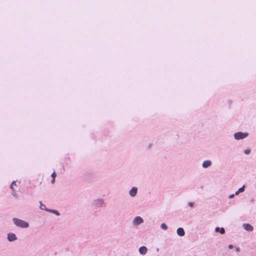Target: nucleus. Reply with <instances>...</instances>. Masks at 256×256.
<instances>
[{
	"mask_svg": "<svg viewBox=\"0 0 256 256\" xmlns=\"http://www.w3.org/2000/svg\"><path fill=\"white\" fill-rule=\"evenodd\" d=\"M13 222L16 226L21 228H28L29 226L27 222L16 218H14L13 219Z\"/></svg>",
	"mask_w": 256,
	"mask_h": 256,
	"instance_id": "1",
	"label": "nucleus"
},
{
	"mask_svg": "<svg viewBox=\"0 0 256 256\" xmlns=\"http://www.w3.org/2000/svg\"><path fill=\"white\" fill-rule=\"evenodd\" d=\"M248 135V133L238 132L234 134V137L236 140H240L246 138Z\"/></svg>",
	"mask_w": 256,
	"mask_h": 256,
	"instance_id": "2",
	"label": "nucleus"
},
{
	"mask_svg": "<svg viewBox=\"0 0 256 256\" xmlns=\"http://www.w3.org/2000/svg\"><path fill=\"white\" fill-rule=\"evenodd\" d=\"M143 222V220L140 216H136L134 218V222L135 224H138Z\"/></svg>",
	"mask_w": 256,
	"mask_h": 256,
	"instance_id": "3",
	"label": "nucleus"
},
{
	"mask_svg": "<svg viewBox=\"0 0 256 256\" xmlns=\"http://www.w3.org/2000/svg\"><path fill=\"white\" fill-rule=\"evenodd\" d=\"M244 228L248 231L251 232L253 230V227L250 224H245L243 225Z\"/></svg>",
	"mask_w": 256,
	"mask_h": 256,
	"instance_id": "4",
	"label": "nucleus"
},
{
	"mask_svg": "<svg viewBox=\"0 0 256 256\" xmlns=\"http://www.w3.org/2000/svg\"><path fill=\"white\" fill-rule=\"evenodd\" d=\"M139 252L141 254H145L147 252L148 249L147 248L144 246H142L140 248H139Z\"/></svg>",
	"mask_w": 256,
	"mask_h": 256,
	"instance_id": "5",
	"label": "nucleus"
},
{
	"mask_svg": "<svg viewBox=\"0 0 256 256\" xmlns=\"http://www.w3.org/2000/svg\"><path fill=\"white\" fill-rule=\"evenodd\" d=\"M8 239L9 241L12 242L16 239V235L14 234L10 233L8 234Z\"/></svg>",
	"mask_w": 256,
	"mask_h": 256,
	"instance_id": "6",
	"label": "nucleus"
},
{
	"mask_svg": "<svg viewBox=\"0 0 256 256\" xmlns=\"http://www.w3.org/2000/svg\"><path fill=\"white\" fill-rule=\"evenodd\" d=\"M137 188H136V187H134L132 188L131 190H130V194L132 196H134L136 195V193H137Z\"/></svg>",
	"mask_w": 256,
	"mask_h": 256,
	"instance_id": "7",
	"label": "nucleus"
},
{
	"mask_svg": "<svg viewBox=\"0 0 256 256\" xmlns=\"http://www.w3.org/2000/svg\"><path fill=\"white\" fill-rule=\"evenodd\" d=\"M177 234L178 236H182L184 235V231L182 228H179L177 230Z\"/></svg>",
	"mask_w": 256,
	"mask_h": 256,
	"instance_id": "8",
	"label": "nucleus"
},
{
	"mask_svg": "<svg viewBox=\"0 0 256 256\" xmlns=\"http://www.w3.org/2000/svg\"><path fill=\"white\" fill-rule=\"evenodd\" d=\"M212 164V162L210 160H206L202 163V166L204 168H206L210 166Z\"/></svg>",
	"mask_w": 256,
	"mask_h": 256,
	"instance_id": "9",
	"label": "nucleus"
},
{
	"mask_svg": "<svg viewBox=\"0 0 256 256\" xmlns=\"http://www.w3.org/2000/svg\"><path fill=\"white\" fill-rule=\"evenodd\" d=\"M216 232H220L221 234H224L225 232V230L223 228H220L218 227H216Z\"/></svg>",
	"mask_w": 256,
	"mask_h": 256,
	"instance_id": "10",
	"label": "nucleus"
},
{
	"mask_svg": "<svg viewBox=\"0 0 256 256\" xmlns=\"http://www.w3.org/2000/svg\"><path fill=\"white\" fill-rule=\"evenodd\" d=\"M56 172H52V184H54V181H55V178H56Z\"/></svg>",
	"mask_w": 256,
	"mask_h": 256,
	"instance_id": "11",
	"label": "nucleus"
},
{
	"mask_svg": "<svg viewBox=\"0 0 256 256\" xmlns=\"http://www.w3.org/2000/svg\"><path fill=\"white\" fill-rule=\"evenodd\" d=\"M244 186L242 188H240L238 191L236 192V194H238L240 192H242L244 190Z\"/></svg>",
	"mask_w": 256,
	"mask_h": 256,
	"instance_id": "12",
	"label": "nucleus"
},
{
	"mask_svg": "<svg viewBox=\"0 0 256 256\" xmlns=\"http://www.w3.org/2000/svg\"><path fill=\"white\" fill-rule=\"evenodd\" d=\"M161 228L163 230H166L168 228V226L164 223H162L161 224Z\"/></svg>",
	"mask_w": 256,
	"mask_h": 256,
	"instance_id": "13",
	"label": "nucleus"
},
{
	"mask_svg": "<svg viewBox=\"0 0 256 256\" xmlns=\"http://www.w3.org/2000/svg\"><path fill=\"white\" fill-rule=\"evenodd\" d=\"M16 182L14 181L12 182L10 184V188L12 189H13V187L14 186H16Z\"/></svg>",
	"mask_w": 256,
	"mask_h": 256,
	"instance_id": "14",
	"label": "nucleus"
},
{
	"mask_svg": "<svg viewBox=\"0 0 256 256\" xmlns=\"http://www.w3.org/2000/svg\"><path fill=\"white\" fill-rule=\"evenodd\" d=\"M250 150L249 149L246 150L244 152V154H248L250 153Z\"/></svg>",
	"mask_w": 256,
	"mask_h": 256,
	"instance_id": "15",
	"label": "nucleus"
},
{
	"mask_svg": "<svg viewBox=\"0 0 256 256\" xmlns=\"http://www.w3.org/2000/svg\"><path fill=\"white\" fill-rule=\"evenodd\" d=\"M52 212L54 213L55 214H56V215H59V212L56 210H51Z\"/></svg>",
	"mask_w": 256,
	"mask_h": 256,
	"instance_id": "16",
	"label": "nucleus"
},
{
	"mask_svg": "<svg viewBox=\"0 0 256 256\" xmlns=\"http://www.w3.org/2000/svg\"><path fill=\"white\" fill-rule=\"evenodd\" d=\"M193 204H194L192 202H189L188 203V205L190 206V207H192L193 206Z\"/></svg>",
	"mask_w": 256,
	"mask_h": 256,
	"instance_id": "17",
	"label": "nucleus"
},
{
	"mask_svg": "<svg viewBox=\"0 0 256 256\" xmlns=\"http://www.w3.org/2000/svg\"><path fill=\"white\" fill-rule=\"evenodd\" d=\"M233 247H234V246H232V244H230V245L228 246V248H230V249L232 248H233Z\"/></svg>",
	"mask_w": 256,
	"mask_h": 256,
	"instance_id": "18",
	"label": "nucleus"
},
{
	"mask_svg": "<svg viewBox=\"0 0 256 256\" xmlns=\"http://www.w3.org/2000/svg\"><path fill=\"white\" fill-rule=\"evenodd\" d=\"M44 206V207L45 206L44 205H41V208L43 209Z\"/></svg>",
	"mask_w": 256,
	"mask_h": 256,
	"instance_id": "19",
	"label": "nucleus"
},
{
	"mask_svg": "<svg viewBox=\"0 0 256 256\" xmlns=\"http://www.w3.org/2000/svg\"><path fill=\"white\" fill-rule=\"evenodd\" d=\"M44 206V207L45 206L44 205H41V208L43 209Z\"/></svg>",
	"mask_w": 256,
	"mask_h": 256,
	"instance_id": "20",
	"label": "nucleus"
},
{
	"mask_svg": "<svg viewBox=\"0 0 256 256\" xmlns=\"http://www.w3.org/2000/svg\"><path fill=\"white\" fill-rule=\"evenodd\" d=\"M239 250H240L239 248H236V250L237 252H238V251H239Z\"/></svg>",
	"mask_w": 256,
	"mask_h": 256,
	"instance_id": "21",
	"label": "nucleus"
},
{
	"mask_svg": "<svg viewBox=\"0 0 256 256\" xmlns=\"http://www.w3.org/2000/svg\"><path fill=\"white\" fill-rule=\"evenodd\" d=\"M233 196H234V194H232V195H231L230 196V198H232V197H233Z\"/></svg>",
	"mask_w": 256,
	"mask_h": 256,
	"instance_id": "22",
	"label": "nucleus"
}]
</instances>
